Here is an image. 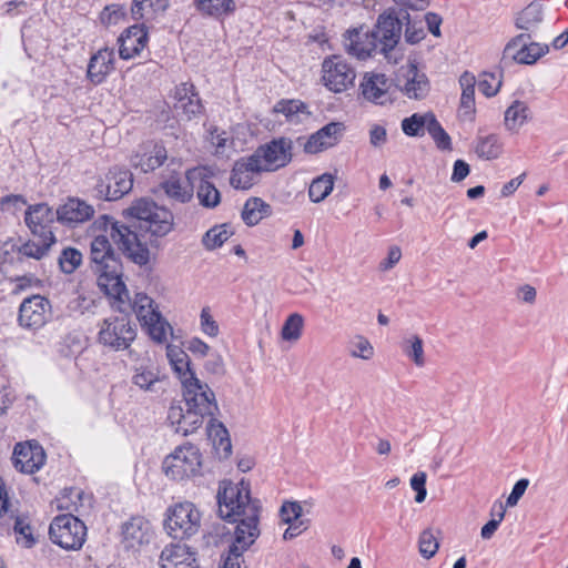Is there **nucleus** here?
Wrapping results in <instances>:
<instances>
[{"label": "nucleus", "mask_w": 568, "mask_h": 568, "mask_svg": "<svg viewBox=\"0 0 568 568\" xmlns=\"http://www.w3.org/2000/svg\"><path fill=\"white\" fill-rule=\"evenodd\" d=\"M143 327L148 329L150 337L158 343L165 342L168 333L172 332L171 325L161 314L159 321H149Z\"/></svg>", "instance_id": "864d4df0"}, {"label": "nucleus", "mask_w": 568, "mask_h": 568, "mask_svg": "<svg viewBox=\"0 0 568 568\" xmlns=\"http://www.w3.org/2000/svg\"><path fill=\"white\" fill-rule=\"evenodd\" d=\"M532 120V111L528 103L514 100L504 113V126L511 134H517L520 129Z\"/></svg>", "instance_id": "7c9ffc66"}, {"label": "nucleus", "mask_w": 568, "mask_h": 568, "mask_svg": "<svg viewBox=\"0 0 568 568\" xmlns=\"http://www.w3.org/2000/svg\"><path fill=\"white\" fill-rule=\"evenodd\" d=\"M345 126L342 122H329L313 133L304 144V151L315 154L337 144Z\"/></svg>", "instance_id": "393cba45"}, {"label": "nucleus", "mask_w": 568, "mask_h": 568, "mask_svg": "<svg viewBox=\"0 0 568 568\" xmlns=\"http://www.w3.org/2000/svg\"><path fill=\"white\" fill-rule=\"evenodd\" d=\"M168 358L182 385L196 377L191 368L189 355L180 347L168 346Z\"/></svg>", "instance_id": "f704fd0d"}, {"label": "nucleus", "mask_w": 568, "mask_h": 568, "mask_svg": "<svg viewBox=\"0 0 568 568\" xmlns=\"http://www.w3.org/2000/svg\"><path fill=\"white\" fill-rule=\"evenodd\" d=\"M190 174L191 171H187L184 180L179 176H170L166 181L162 182V190L170 199L176 202H190L194 192Z\"/></svg>", "instance_id": "473e14b6"}, {"label": "nucleus", "mask_w": 568, "mask_h": 568, "mask_svg": "<svg viewBox=\"0 0 568 568\" xmlns=\"http://www.w3.org/2000/svg\"><path fill=\"white\" fill-rule=\"evenodd\" d=\"M470 172V166L464 160H456L453 166L450 180L453 182H462Z\"/></svg>", "instance_id": "774afa93"}, {"label": "nucleus", "mask_w": 568, "mask_h": 568, "mask_svg": "<svg viewBox=\"0 0 568 568\" xmlns=\"http://www.w3.org/2000/svg\"><path fill=\"white\" fill-rule=\"evenodd\" d=\"M264 170L253 153L242 156L234 162L231 171L230 184L236 190H248L258 182Z\"/></svg>", "instance_id": "6ab92c4d"}, {"label": "nucleus", "mask_w": 568, "mask_h": 568, "mask_svg": "<svg viewBox=\"0 0 568 568\" xmlns=\"http://www.w3.org/2000/svg\"><path fill=\"white\" fill-rule=\"evenodd\" d=\"M174 110L186 121L200 116L204 106L192 82H182L174 88Z\"/></svg>", "instance_id": "f3484780"}, {"label": "nucleus", "mask_w": 568, "mask_h": 568, "mask_svg": "<svg viewBox=\"0 0 568 568\" xmlns=\"http://www.w3.org/2000/svg\"><path fill=\"white\" fill-rule=\"evenodd\" d=\"M132 383L140 389L146 392L159 393L164 390L161 387L163 381L160 378L159 373L143 366L135 369L132 376Z\"/></svg>", "instance_id": "4c0bfd02"}, {"label": "nucleus", "mask_w": 568, "mask_h": 568, "mask_svg": "<svg viewBox=\"0 0 568 568\" xmlns=\"http://www.w3.org/2000/svg\"><path fill=\"white\" fill-rule=\"evenodd\" d=\"M505 517V508L501 503L498 504V518H491L487 524H485L480 530V536L483 539H490L496 530L498 529L500 523Z\"/></svg>", "instance_id": "0e129e2a"}, {"label": "nucleus", "mask_w": 568, "mask_h": 568, "mask_svg": "<svg viewBox=\"0 0 568 568\" xmlns=\"http://www.w3.org/2000/svg\"><path fill=\"white\" fill-rule=\"evenodd\" d=\"M97 342L112 352L129 351L136 339V324L128 315H111L98 323Z\"/></svg>", "instance_id": "39448f33"}, {"label": "nucleus", "mask_w": 568, "mask_h": 568, "mask_svg": "<svg viewBox=\"0 0 568 568\" xmlns=\"http://www.w3.org/2000/svg\"><path fill=\"white\" fill-rule=\"evenodd\" d=\"M304 326V317L298 313H293L285 320L281 336L284 341L296 342L301 338Z\"/></svg>", "instance_id": "de8ad7c7"}, {"label": "nucleus", "mask_w": 568, "mask_h": 568, "mask_svg": "<svg viewBox=\"0 0 568 568\" xmlns=\"http://www.w3.org/2000/svg\"><path fill=\"white\" fill-rule=\"evenodd\" d=\"M124 17V7L118 3H112L103 8L99 18L103 26H111L116 24Z\"/></svg>", "instance_id": "4d7b16f0"}, {"label": "nucleus", "mask_w": 568, "mask_h": 568, "mask_svg": "<svg viewBox=\"0 0 568 568\" xmlns=\"http://www.w3.org/2000/svg\"><path fill=\"white\" fill-rule=\"evenodd\" d=\"M45 459V452L37 440L18 443L13 448L12 463L14 468L21 473H37L42 468Z\"/></svg>", "instance_id": "4468645a"}, {"label": "nucleus", "mask_w": 568, "mask_h": 568, "mask_svg": "<svg viewBox=\"0 0 568 568\" xmlns=\"http://www.w3.org/2000/svg\"><path fill=\"white\" fill-rule=\"evenodd\" d=\"M126 223L103 215L97 222L105 236L132 263L144 266L150 262V246L158 247L159 239L166 236L174 227V215L165 206L151 199H138L123 210Z\"/></svg>", "instance_id": "f257e3e1"}, {"label": "nucleus", "mask_w": 568, "mask_h": 568, "mask_svg": "<svg viewBox=\"0 0 568 568\" xmlns=\"http://www.w3.org/2000/svg\"><path fill=\"white\" fill-rule=\"evenodd\" d=\"M168 159V152L163 144L148 142L139 148L132 155L131 164L148 173L160 168Z\"/></svg>", "instance_id": "b1692460"}, {"label": "nucleus", "mask_w": 568, "mask_h": 568, "mask_svg": "<svg viewBox=\"0 0 568 568\" xmlns=\"http://www.w3.org/2000/svg\"><path fill=\"white\" fill-rule=\"evenodd\" d=\"M501 82L493 73H483L478 81V90L487 98L494 97L498 93Z\"/></svg>", "instance_id": "13d9d810"}, {"label": "nucleus", "mask_w": 568, "mask_h": 568, "mask_svg": "<svg viewBox=\"0 0 568 568\" xmlns=\"http://www.w3.org/2000/svg\"><path fill=\"white\" fill-rule=\"evenodd\" d=\"M54 243L55 236L39 237L38 242L30 240L18 247V253L26 257L41 260Z\"/></svg>", "instance_id": "a19ab883"}, {"label": "nucleus", "mask_w": 568, "mask_h": 568, "mask_svg": "<svg viewBox=\"0 0 568 568\" xmlns=\"http://www.w3.org/2000/svg\"><path fill=\"white\" fill-rule=\"evenodd\" d=\"M217 511L222 519L236 524L234 541L230 546V554L242 556L260 536L258 499H252L250 484L241 480L237 484L222 481L219 486Z\"/></svg>", "instance_id": "f03ea898"}, {"label": "nucleus", "mask_w": 568, "mask_h": 568, "mask_svg": "<svg viewBox=\"0 0 568 568\" xmlns=\"http://www.w3.org/2000/svg\"><path fill=\"white\" fill-rule=\"evenodd\" d=\"M200 325L202 332L210 337H216L220 333L219 324L214 321L209 307L202 308L200 314Z\"/></svg>", "instance_id": "bf43d9fd"}, {"label": "nucleus", "mask_w": 568, "mask_h": 568, "mask_svg": "<svg viewBox=\"0 0 568 568\" xmlns=\"http://www.w3.org/2000/svg\"><path fill=\"white\" fill-rule=\"evenodd\" d=\"M233 234L229 224H221L211 227L203 236L202 243L205 248L212 251L221 247Z\"/></svg>", "instance_id": "a18cd8bd"}, {"label": "nucleus", "mask_w": 568, "mask_h": 568, "mask_svg": "<svg viewBox=\"0 0 568 568\" xmlns=\"http://www.w3.org/2000/svg\"><path fill=\"white\" fill-rule=\"evenodd\" d=\"M548 51L549 48L547 44L541 45L537 42H532L529 33H520L506 44L503 60L532 64Z\"/></svg>", "instance_id": "f8f14e48"}, {"label": "nucleus", "mask_w": 568, "mask_h": 568, "mask_svg": "<svg viewBox=\"0 0 568 568\" xmlns=\"http://www.w3.org/2000/svg\"><path fill=\"white\" fill-rule=\"evenodd\" d=\"M92 496L85 494L81 488L70 487L65 488L58 499V508L77 513L84 516L92 507Z\"/></svg>", "instance_id": "c756f323"}, {"label": "nucleus", "mask_w": 568, "mask_h": 568, "mask_svg": "<svg viewBox=\"0 0 568 568\" xmlns=\"http://www.w3.org/2000/svg\"><path fill=\"white\" fill-rule=\"evenodd\" d=\"M475 153L483 160H495L503 153V143L499 135L491 133L485 136H477Z\"/></svg>", "instance_id": "e433bc0d"}, {"label": "nucleus", "mask_w": 568, "mask_h": 568, "mask_svg": "<svg viewBox=\"0 0 568 568\" xmlns=\"http://www.w3.org/2000/svg\"><path fill=\"white\" fill-rule=\"evenodd\" d=\"M133 311L142 326L149 321H159L160 318V312L155 304H152L150 308L142 307Z\"/></svg>", "instance_id": "338daca9"}, {"label": "nucleus", "mask_w": 568, "mask_h": 568, "mask_svg": "<svg viewBox=\"0 0 568 568\" xmlns=\"http://www.w3.org/2000/svg\"><path fill=\"white\" fill-rule=\"evenodd\" d=\"M528 485H529V480L527 478H521V479L517 480L511 489V493L509 494V496L506 499V505L508 507L516 506L517 503L519 501V499L525 494Z\"/></svg>", "instance_id": "69168bd1"}, {"label": "nucleus", "mask_w": 568, "mask_h": 568, "mask_svg": "<svg viewBox=\"0 0 568 568\" xmlns=\"http://www.w3.org/2000/svg\"><path fill=\"white\" fill-rule=\"evenodd\" d=\"M396 85L408 99L422 100L429 92L428 79L418 71L415 62L398 70Z\"/></svg>", "instance_id": "dca6fc26"}, {"label": "nucleus", "mask_w": 568, "mask_h": 568, "mask_svg": "<svg viewBox=\"0 0 568 568\" xmlns=\"http://www.w3.org/2000/svg\"><path fill=\"white\" fill-rule=\"evenodd\" d=\"M405 26V41L409 44H416L420 42L425 37L426 32L424 30V26L422 21H415L410 19V14L408 13V18L404 20Z\"/></svg>", "instance_id": "5fc2aeb1"}, {"label": "nucleus", "mask_w": 568, "mask_h": 568, "mask_svg": "<svg viewBox=\"0 0 568 568\" xmlns=\"http://www.w3.org/2000/svg\"><path fill=\"white\" fill-rule=\"evenodd\" d=\"M115 69V53L111 48H102L93 53L87 67V79L93 85L102 84Z\"/></svg>", "instance_id": "412c9836"}, {"label": "nucleus", "mask_w": 568, "mask_h": 568, "mask_svg": "<svg viewBox=\"0 0 568 568\" xmlns=\"http://www.w3.org/2000/svg\"><path fill=\"white\" fill-rule=\"evenodd\" d=\"M133 186V174L120 166L111 168L94 185L95 197L104 201H116L128 194Z\"/></svg>", "instance_id": "9b49d317"}, {"label": "nucleus", "mask_w": 568, "mask_h": 568, "mask_svg": "<svg viewBox=\"0 0 568 568\" xmlns=\"http://www.w3.org/2000/svg\"><path fill=\"white\" fill-rule=\"evenodd\" d=\"M344 45L347 53L358 60L379 54L371 30L364 27L347 30L344 33Z\"/></svg>", "instance_id": "a211bd4d"}, {"label": "nucleus", "mask_w": 568, "mask_h": 568, "mask_svg": "<svg viewBox=\"0 0 568 568\" xmlns=\"http://www.w3.org/2000/svg\"><path fill=\"white\" fill-rule=\"evenodd\" d=\"M148 41V30L144 24L129 27L118 39L120 58L123 60L134 58L146 47Z\"/></svg>", "instance_id": "5701e85b"}, {"label": "nucleus", "mask_w": 568, "mask_h": 568, "mask_svg": "<svg viewBox=\"0 0 568 568\" xmlns=\"http://www.w3.org/2000/svg\"><path fill=\"white\" fill-rule=\"evenodd\" d=\"M183 386L185 407L202 412L211 417L219 410L213 390L195 377Z\"/></svg>", "instance_id": "ddd939ff"}, {"label": "nucleus", "mask_w": 568, "mask_h": 568, "mask_svg": "<svg viewBox=\"0 0 568 568\" xmlns=\"http://www.w3.org/2000/svg\"><path fill=\"white\" fill-rule=\"evenodd\" d=\"M161 568H199L196 552L183 544H171L160 555Z\"/></svg>", "instance_id": "bb28decb"}, {"label": "nucleus", "mask_w": 568, "mask_h": 568, "mask_svg": "<svg viewBox=\"0 0 568 568\" xmlns=\"http://www.w3.org/2000/svg\"><path fill=\"white\" fill-rule=\"evenodd\" d=\"M51 304L48 298L33 295L24 298L19 307V325L27 329H39L48 321Z\"/></svg>", "instance_id": "2eb2a0df"}, {"label": "nucleus", "mask_w": 568, "mask_h": 568, "mask_svg": "<svg viewBox=\"0 0 568 568\" xmlns=\"http://www.w3.org/2000/svg\"><path fill=\"white\" fill-rule=\"evenodd\" d=\"M205 416L207 415L202 412H197L190 407H185L184 409L180 405H172L168 413L169 422L171 425L176 426L175 432L181 433L184 436L199 429L202 426Z\"/></svg>", "instance_id": "a878e982"}, {"label": "nucleus", "mask_w": 568, "mask_h": 568, "mask_svg": "<svg viewBox=\"0 0 568 568\" xmlns=\"http://www.w3.org/2000/svg\"><path fill=\"white\" fill-rule=\"evenodd\" d=\"M201 525V513L190 501L179 503L166 510L164 528L173 539L190 538Z\"/></svg>", "instance_id": "0eeeda50"}, {"label": "nucleus", "mask_w": 568, "mask_h": 568, "mask_svg": "<svg viewBox=\"0 0 568 568\" xmlns=\"http://www.w3.org/2000/svg\"><path fill=\"white\" fill-rule=\"evenodd\" d=\"M55 214L59 223L75 226L89 221L94 214V209L83 200L69 197L63 204L59 205Z\"/></svg>", "instance_id": "4be33fe9"}, {"label": "nucleus", "mask_w": 568, "mask_h": 568, "mask_svg": "<svg viewBox=\"0 0 568 568\" xmlns=\"http://www.w3.org/2000/svg\"><path fill=\"white\" fill-rule=\"evenodd\" d=\"M293 141L281 136L261 144L253 155L258 160L264 172H275L286 166L293 158Z\"/></svg>", "instance_id": "9d476101"}, {"label": "nucleus", "mask_w": 568, "mask_h": 568, "mask_svg": "<svg viewBox=\"0 0 568 568\" xmlns=\"http://www.w3.org/2000/svg\"><path fill=\"white\" fill-rule=\"evenodd\" d=\"M541 21V4L538 2H531L516 18V27L525 31H532Z\"/></svg>", "instance_id": "ea45409f"}, {"label": "nucleus", "mask_w": 568, "mask_h": 568, "mask_svg": "<svg viewBox=\"0 0 568 568\" xmlns=\"http://www.w3.org/2000/svg\"><path fill=\"white\" fill-rule=\"evenodd\" d=\"M426 479L427 475L424 471H417L410 478V487L416 493L415 501L418 504L423 503L427 496Z\"/></svg>", "instance_id": "052dcab7"}, {"label": "nucleus", "mask_w": 568, "mask_h": 568, "mask_svg": "<svg viewBox=\"0 0 568 568\" xmlns=\"http://www.w3.org/2000/svg\"><path fill=\"white\" fill-rule=\"evenodd\" d=\"M364 99L376 104H384L387 100L388 79L385 74L366 72L359 83Z\"/></svg>", "instance_id": "c85d7f7f"}, {"label": "nucleus", "mask_w": 568, "mask_h": 568, "mask_svg": "<svg viewBox=\"0 0 568 568\" xmlns=\"http://www.w3.org/2000/svg\"><path fill=\"white\" fill-rule=\"evenodd\" d=\"M196 195L200 204L207 209H214L221 202L220 191L212 182L204 179L199 184Z\"/></svg>", "instance_id": "49530a36"}, {"label": "nucleus", "mask_w": 568, "mask_h": 568, "mask_svg": "<svg viewBox=\"0 0 568 568\" xmlns=\"http://www.w3.org/2000/svg\"><path fill=\"white\" fill-rule=\"evenodd\" d=\"M280 516L284 524L298 521L302 516V506L297 501H285L280 509Z\"/></svg>", "instance_id": "680f3d73"}, {"label": "nucleus", "mask_w": 568, "mask_h": 568, "mask_svg": "<svg viewBox=\"0 0 568 568\" xmlns=\"http://www.w3.org/2000/svg\"><path fill=\"white\" fill-rule=\"evenodd\" d=\"M306 109V104L300 100H281L274 105L273 111L282 113L286 121L296 124L302 121L301 114H308Z\"/></svg>", "instance_id": "79ce46f5"}, {"label": "nucleus", "mask_w": 568, "mask_h": 568, "mask_svg": "<svg viewBox=\"0 0 568 568\" xmlns=\"http://www.w3.org/2000/svg\"><path fill=\"white\" fill-rule=\"evenodd\" d=\"M50 539L65 550L80 549L87 537V527L72 514L57 516L49 527Z\"/></svg>", "instance_id": "6e6552de"}, {"label": "nucleus", "mask_w": 568, "mask_h": 568, "mask_svg": "<svg viewBox=\"0 0 568 568\" xmlns=\"http://www.w3.org/2000/svg\"><path fill=\"white\" fill-rule=\"evenodd\" d=\"M428 134L434 140L437 149L440 151H452L453 144L449 134L444 130L436 116H432L428 122Z\"/></svg>", "instance_id": "8fccbe9b"}, {"label": "nucleus", "mask_w": 568, "mask_h": 568, "mask_svg": "<svg viewBox=\"0 0 568 568\" xmlns=\"http://www.w3.org/2000/svg\"><path fill=\"white\" fill-rule=\"evenodd\" d=\"M355 69L338 54L326 57L322 62L323 84L332 92L341 93L354 85Z\"/></svg>", "instance_id": "1a4fd4ad"}, {"label": "nucleus", "mask_w": 568, "mask_h": 568, "mask_svg": "<svg viewBox=\"0 0 568 568\" xmlns=\"http://www.w3.org/2000/svg\"><path fill=\"white\" fill-rule=\"evenodd\" d=\"M408 18L406 9L389 8L381 13L375 26L371 29L379 55L390 63H398L403 58V51L398 48L404 20Z\"/></svg>", "instance_id": "20e7f679"}, {"label": "nucleus", "mask_w": 568, "mask_h": 568, "mask_svg": "<svg viewBox=\"0 0 568 568\" xmlns=\"http://www.w3.org/2000/svg\"><path fill=\"white\" fill-rule=\"evenodd\" d=\"M349 353L353 357L369 359L374 355V348L367 338L358 336Z\"/></svg>", "instance_id": "e2e57ef3"}, {"label": "nucleus", "mask_w": 568, "mask_h": 568, "mask_svg": "<svg viewBox=\"0 0 568 568\" xmlns=\"http://www.w3.org/2000/svg\"><path fill=\"white\" fill-rule=\"evenodd\" d=\"M59 265L63 273H73L82 261V254L79 250L73 247L64 248L59 256Z\"/></svg>", "instance_id": "603ef678"}, {"label": "nucleus", "mask_w": 568, "mask_h": 568, "mask_svg": "<svg viewBox=\"0 0 568 568\" xmlns=\"http://www.w3.org/2000/svg\"><path fill=\"white\" fill-rule=\"evenodd\" d=\"M434 113L427 112L425 114L414 113L402 121V130L408 136H423L425 129H428V122Z\"/></svg>", "instance_id": "c03bdc74"}, {"label": "nucleus", "mask_w": 568, "mask_h": 568, "mask_svg": "<svg viewBox=\"0 0 568 568\" xmlns=\"http://www.w3.org/2000/svg\"><path fill=\"white\" fill-rule=\"evenodd\" d=\"M403 351L416 366L425 365L423 339L418 335H413L403 343Z\"/></svg>", "instance_id": "3c124183"}, {"label": "nucleus", "mask_w": 568, "mask_h": 568, "mask_svg": "<svg viewBox=\"0 0 568 568\" xmlns=\"http://www.w3.org/2000/svg\"><path fill=\"white\" fill-rule=\"evenodd\" d=\"M201 467V452L197 446L190 443L178 446L162 463L164 474L173 480L196 476Z\"/></svg>", "instance_id": "423d86ee"}, {"label": "nucleus", "mask_w": 568, "mask_h": 568, "mask_svg": "<svg viewBox=\"0 0 568 568\" xmlns=\"http://www.w3.org/2000/svg\"><path fill=\"white\" fill-rule=\"evenodd\" d=\"M271 214L272 209L270 204L261 197H250L243 206L241 216L247 226H254Z\"/></svg>", "instance_id": "c9c22d12"}, {"label": "nucleus", "mask_w": 568, "mask_h": 568, "mask_svg": "<svg viewBox=\"0 0 568 568\" xmlns=\"http://www.w3.org/2000/svg\"><path fill=\"white\" fill-rule=\"evenodd\" d=\"M90 268L97 276V284L111 301L112 307L124 313L132 310L150 308L154 301L145 293H136L132 305L130 295L123 281V265L121 257L115 253L111 242L105 235H97L90 244Z\"/></svg>", "instance_id": "7ed1b4c3"}, {"label": "nucleus", "mask_w": 568, "mask_h": 568, "mask_svg": "<svg viewBox=\"0 0 568 568\" xmlns=\"http://www.w3.org/2000/svg\"><path fill=\"white\" fill-rule=\"evenodd\" d=\"M333 187L334 178L328 173L314 179L308 189L310 200L314 203L324 201L331 194Z\"/></svg>", "instance_id": "37998d69"}, {"label": "nucleus", "mask_w": 568, "mask_h": 568, "mask_svg": "<svg viewBox=\"0 0 568 568\" xmlns=\"http://www.w3.org/2000/svg\"><path fill=\"white\" fill-rule=\"evenodd\" d=\"M123 542L126 548H136L149 544L152 537L150 523L144 517H132L122 526Z\"/></svg>", "instance_id": "cd10ccee"}, {"label": "nucleus", "mask_w": 568, "mask_h": 568, "mask_svg": "<svg viewBox=\"0 0 568 568\" xmlns=\"http://www.w3.org/2000/svg\"><path fill=\"white\" fill-rule=\"evenodd\" d=\"M463 92L460 97V106L469 112L474 111L475 105V84L476 79L469 72H464L459 78Z\"/></svg>", "instance_id": "09e8293b"}, {"label": "nucleus", "mask_w": 568, "mask_h": 568, "mask_svg": "<svg viewBox=\"0 0 568 568\" xmlns=\"http://www.w3.org/2000/svg\"><path fill=\"white\" fill-rule=\"evenodd\" d=\"M55 220V211L47 203L30 205L24 214L26 225L37 237L54 236L52 224Z\"/></svg>", "instance_id": "aec40b11"}, {"label": "nucleus", "mask_w": 568, "mask_h": 568, "mask_svg": "<svg viewBox=\"0 0 568 568\" xmlns=\"http://www.w3.org/2000/svg\"><path fill=\"white\" fill-rule=\"evenodd\" d=\"M207 434L214 447L222 450L224 456L227 457L232 452V444L225 426L212 417L207 425Z\"/></svg>", "instance_id": "58836bf2"}, {"label": "nucleus", "mask_w": 568, "mask_h": 568, "mask_svg": "<svg viewBox=\"0 0 568 568\" xmlns=\"http://www.w3.org/2000/svg\"><path fill=\"white\" fill-rule=\"evenodd\" d=\"M169 0H132L131 14L136 21H152L169 9Z\"/></svg>", "instance_id": "72a5a7b5"}, {"label": "nucleus", "mask_w": 568, "mask_h": 568, "mask_svg": "<svg viewBox=\"0 0 568 568\" xmlns=\"http://www.w3.org/2000/svg\"><path fill=\"white\" fill-rule=\"evenodd\" d=\"M193 6L203 18H212L219 21L236 11L234 0H193Z\"/></svg>", "instance_id": "2f4dec72"}, {"label": "nucleus", "mask_w": 568, "mask_h": 568, "mask_svg": "<svg viewBox=\"0 0 568 568\" xmlns=\"http://www.w3.org/2000/svg\"><path fill=\"white\" fill-rule=\"evenodd\" d=\"M418 544L419 552L426 559L434 557L439 547L438 540L429 529L420 534Z\"/></svg>", "instance_id": "6e6d98bb"}]
</instances>
